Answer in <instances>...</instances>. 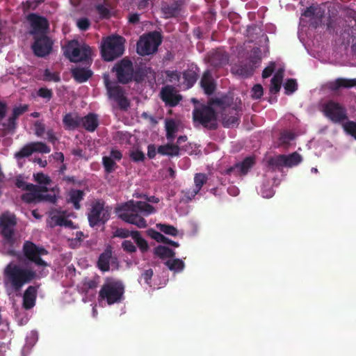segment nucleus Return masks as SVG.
<instances>
[{
	"instance_id": "1",
	"label": "nucleus",
	"mask_w": 356,
	"mask_h": 356,
	"mask_svg": "<svg viewBox=\"0 0 356 356\" xmlns=\"http://www.w3.org/2000/svg\"><path fill=\"white\" fill-rule=\"evenodd\" d=\"M138 211L148 216L155 212V209L151 204L142 201L134 202H127L115 209L119 218L125 222L134 225L138 228H146L147 224L144 218L140 216Z\"/></svg>"
},
{
	"instance_id": "2",
	"label": "nucleus",
	"mask_w": 356,
	"mask_h": 356,
	"mask_svg": "<svg viewBox=\"0 0 356 356\" xmlns=\"http://www.w3.org/2000/svg\"><path fill=\"white\" fill-rule=\"evenodd\" d=\"M3 277L5 284H9L15 292H19L24 285L40 278L35 271L13 262L5 267Z\"/></svg>"
},
{
	"instance_id": "3",
	"label": "nucleus",
	"mask_w": 356,
	"mask_h": 356,
	"mask_svg": "<svg viewBox=\"0 0 356 356\" xmlns=\"http://www.w3.org/2000/svg\"><path fill=\"white\" fill-rule=\"evenodd\" d=\"M124 293L123 282L113 277H106L99 291V298L106 301L108 305L121 302Z\"/></svg>"
},
{
	"instance_id": "4",
	"label": "nucleus",
	"mask_w": 356,
	"mask_h": 356,
	"mask_svg": "<svg viewBox=\"0 0 356 356\" xmlns=\"http://www.w3.org/2000/svg\"><path fill=\"white\" fill-rule=\"evenodd\" d=\"M124 39L120 35L107 37L101 47L102 56L106 61H112L121 56L124 51Z\"/></svg>"
},
{
	"instance_id": "5",
	"label": "nucleus",
	"mask_w": 356,
	"mask_h": 356,
	"mask_svg": "<svg viewBox=\"0 0 356 356\" xmlns=\"http://www.w3.org/2000/svg\"><path fill=\"white\" fill-rule=\"evenodd\" d=\"M63 49L65 56L72 63L88 62L90 60V47L86 44L80 47L76 40L69 41Z\"/></svg>"
},
{
	"instance_id": "6",
	"label": "nucleus",
	"mask_w": 356,
	"mask_h": 356,
	"mask_svg": "<svg viewBox=\"0 0 356 356\" xmlns=\"http://www.w3.org/2000/svg\"><path fill=\"white\" fill-rule=\"evenodd\" d=\"M162 42V37L157 31L142 35L137 42L136 51L140 56H147L156 52Z\"/></svg>"
},
{
	"instance_id": "7",
	"label": "nucleus",
	"mask_w": 356,
	"mask_h": 356,
	"mask_svg": "<svg viewBox=\"0 0 356 356\" xmlns=\"http://www.w3.org/2000/svg\"><path fill=\"white\" fill-rule=\"evenodd\" d=\"M194 122H198L203 127L210 129H216V115L214 109L209 105H201L193 111Z\"/></svg>"
},
{
	"instance_id": "8",
	"label": "nucleus",
	"mask_w": 356,
	"mask_h": 356,
	"mask_svg": "<svg viewBox=\"0 0 356 356\" xmlns=\"http://www.w3.org/2000/svg\"><path fill=\"white\" fill-rule=\"evenodd\" d=\"M22 251L25 257L38 267H47L49 264L41 257L47 255L49 252L42 246H38L30 241L24 243Z\"/></svg>"
},
{
	"instance_id": "9",
	"label": "nucleus",
	"mask_w": 356,
	"mask_h": 356,
	"mask_svg": "<svg viewBox=\"0 0 356 356\" xmlns=\"http://www.w3.org/2000/svg\"><path fill=\"white\" fill-rule=\"evenodd\" d=\"M110 218V209L104 208V202L97 200L92 204L88 214L90 227H94L99 223L104 225Z\"/></svg>"
},
{
	"instance_id": "10",
	"label": "nucleus",
	"mask_w": 356,
	"mask_h": 356,
	"mask_svg": "<svg viewBox=\"0 0 356 356\" xmlns=\"http://www.w3.org/2000/svg\"><path fill=\"white\" fill-rule=\"evenodd\" d=\"M17 222L16 216L9 211H5L0 216L1 234L5 241L13 244L14 240V228Z\"/></svg>"
},
{
	"instance_id": "11",
	"label": "nucleus",
	"mask_w": 356,
	"mask_h": 356,
	"mask_svg": "<svg viewBox=\"0 0 356 356\" xmlns=\"http://www.w3.org/2000/svg\"><path fill=\"white\" fill-rule=\"evenodd\" d=\"M323 112L324 115L334 123H340L348 118L346 108L333 100L323 104Z\"/></svg>"
},
{
	"instance_id": "12",
	"label": "nucleus",
	"mask_w": 356,
	"mask_h": 356,
	"mask_svg": "<svg viewBox=\"0 0 356 356\" xmlns=\"http://www.w3.org/2000/svg\"><path fill=\"white\" fill-rule=\"evenodd\" d=\"M104 81L110 98L113 99L122 110H127L129 106V102L124 95V91L120 86H113L108 75H104Z\"/></svg>"
},
{
	"instance_id": "13",
	"label": "nucleus",
	"mask_w": 356,
	"mask_h": 356,
	"mask_svg": "<svg viewBox=\"0 0 356 356\" xmlns=\"http://www.w3.org/2000/svg\"><path fill=\"white\" fill-rule=\"evenodd\" d=\"M112 71L115 72L118 81L120 83L127 84L133 79V63L127 58H124L115 63Z\"/></svg>"
},
{
	"instance_id": "14",
	"label": "nucleus",
	"mask_w": 356,
	"mask_h": 356,
	"mask_svg": "<svg viewBox=\"0 0 356 356\" xmlns=\"http://www.w3.org/2000/svg\"><path fill=\"white\" fill-rule=\"evenodd\" d=\"M34 42L32 44V49L34 54L40 58H43L52 51L53 41L49 37L44 35L34 36Z\"/></svg>"
},
{
	"instance_id": "15",
	"label": "nucleus",
	"mask_w": 356,
	"mask_h": 356,
	"mask_svg": "<svg viewBox=\"0 0 356 356\" xmlns=\"http://www.w3.org/2000/svg\"><path fill=\"white\" fill-rule=\"evenodd\" d=\"M31 30L30 34L34 36L44 35L49 29V22L47 18L36 13H30L26 16Z\"/></svg>"
},
{
	"instance_id": "16",
	"label": "nucleus",
	"mask_w": 356,
	"mask_h": 356,
	"mask_svg": "<svg viewBox=\"0 0 356 356\" xmlns=\"http://www.w3.org/2000/svg\"><path fill=\"white\" fill-rule=\"evenodd\" d=\"M255 161L251 156L246 157L242 162L236 163L226 170V174L231 175H246L250 168L253 167Z\"/></svg>"
},
{
	"instance_id": "17",
	"label": "nucleus",
	"mask_w": 356,
	"mask_h": 356,
	"mask_svg": "<svg viewBox=\"0 0 356 356\" xmlns=\"http://www.w3.org/2000/svg\"><path fill=\"white\" fill-rule=\"evenodd\" d=\"M161 98L167 105L172 107L177 106L181 99L180 95L175 93V88L172 86H165L162 88Z\"/></svg>"
},
{
	"instance_id": "18",
	"label": "nucleus",
	"mask_w": 356,
	"mask_h": 356,
	"mask_svg": "<svg viewBox=\"0 0 356 356\" xmlns=\"http://www.w3.org/2000/svg\"><path fill=\"white\" fill-rule=\"evenodd\" d=\"M237 100L238 98L236 99L234 106H232V108H231L233 115L229 116L225 113L222 114V122L225 127L228 128L230 127H234L236 124H238L239 118L238 116V113L240 111H241V99H238L237 102Z\"/></svg>"
},
{
	"instance_id": "19",
	"label": "nucleus",
	"mask_w": 356,
	"mask_h": 356,
	"mask_svg": "<svg viewBox=\"0 0 356 356\" xmlns=\"http://www.w3.org/2000/svg\"><path fill=\"white\" fill-rule=\"evenodd\" d=\"M38 287L29 286L25 290L23 295L22 306L25 309H32L35 305L37 298Z\"/></svg>"
},
{
	"instance_id": "20",
	"label": "nucleus",
	"mask_w": 356,
	"mask_h": 356,
	"mask_svg": "<svg viewBox=\"0 0 356 356\" xmlns=\"http://www.w3.org/2000/svg\"><path fill=\"white\" fill-rule=\"evenodd\" d=\"M200 86L205 94L210 95L214 92L216 85L209 70H206L204 72L200 80Z\"/></svg>"
},
{
	"instance_id": "21",
	"label": "nucleus",
	"mask_w": 356,
	"mask_h": 356,
	"mask_svg": "<svg viewBox=\"0 0 356 356\" xmlns=\"http://www.w3.org/2000/svg\"><path fill=\"white\" fill-rule=\"evenodd\" d=\"M302 15L305 17L314 18V21L312 22V24L314 28H316L321 22L324 15V11L318 6H312L305 9Z\"/></svg>"
},
{
	"instance_id": "22",
	"label": "nucleus",
	"mask_w": 356,
	"mask_h": 356,
	"mask_svg": "<svg viewBox=\"0 0 356 356\" xmlns=\"http://www.w3.org/2000/svg\"><path fill=\"white\" fill-rule=\"evenodd\" d=\"M85 193L79 189H71L67 195L66 202L72 204L76 210L81 209L80 202L84 199Z\"/></svg>"
},
{
	"instance_id": "23",
	"label": "nucleus",
	"mask_w": 356,
	"mask_h": 356,
	"mask_svg": "<svg viewBox=\"0 0 356 356\" xmlns=\"http://www.w3.org/2000/svg\"><path fill=\"white\" fill-rule=\"evenodd\" d=\"M81 125L89 132L95 131L99 125L97 115L90 113L83 118L81 117Z\"/></svg>"
},
{
	"instance_id": "24",
	"label": "nucleus",
	"mask_w": 356,
	"mask_h": 356,
	"mask_svg": "<svg viewBox=\"0 0 356 356\" xmlns=\"http://www.w3.org/2000/svg\"><path fill=\"white\" fill-rule=\"evenodd\" d=\"M356 86V79L338 78L329 83V89L333 92L341 88H350Z\"/></svg>"
},
{
	"instance_id": "25",
	"label": "nucleus",
	"mask_w": 356,
	"mask_h": 356,
	"mask_svg": "<svg viewBox=\"0 0 356 356\" xmlns=\"http://www.w3.org/2000/svg\"><path fill=\"white\" fill-rule=\"evenodd\" d=\"M65 129L74 130L81 126V117L76 113H66L63 118Z\"/></svg>"
},
{
	"instance_id": "26",
	"label": "nucleus",
	"mask_w": 356,
	"mask_h": 356,
	"mask_svg": "<svg viewBox=\"0 0 356 356\" xmlns=\"http://www.w3.org/2000/svg\"><path fill=\"white\" fill-rule=\"evenodd\" d=\"M26 191L29 192L23 194L21 197L22 201L29 204L33 202H40V191L38 190V186L34 185L33 184H29L26 186Z\"/></svg>"
},
{
	"instance_id": "27",
	"label": "nucleus",
	"mask_w": 356,
	"mask_h": 356,
	"mask_svg": "<svg viewBox=\"0 0 356 356\" xmlns=\"http://www.w3.org/2000/svg\"><path fill=\"white\" fill-rule=\"evenodd\" d=\"M209 106L216 105L222 108L224 111L227 108H232L234 106V99L232 97L225 95L221 97L212 98L209 102Z\"/></svg>"
},
{
	"instance_id": "28",
	"label": "nucleus",
	"mask_w": 356,
	"mask_h": 356,
	"mask_svg": "<svg viewBox=\"0 0 356 356\" xmlns=\"http://www.w3.org/2000/svg\"><path fill=\"white\" fill-rule=\"evenodd\" d=\"M112 258V251L111 249H106L99 257L97 261L98 268L103 272L110 270V261Z\"/></svg>"
},
{
	"instance_id": "29",
	"label": "nucleus",
	"mask_w": 356,
	"mask_h": 356,
	"mask_svg": "<svg viewBox=\"0 0 356 356\" xmlns=\"http://www.w3.org/2000/svg\"><path fill=\"white\" fill-rule=\"evenodd\" d=\"M181 4L178 1H175L171 4H164L161 10L166 18L177 17L181 11Z\"/></svg>"
},
{
	"instance_id": "30",
	"label": "nucleus",
	"mask_w": 356,
	"mask_h": 356,
	"mask_svg": "<svg viewBox=\"0 0 356 356\" xmlns=\"http://www.w3.org/2000/svg\"><path fill=\"white\" fill-rule=\"evenodd\" d=\"M180 150H186L184 147H179L175 144H166L160 145L158 147L157 152L161 155H167L170 156H179Z\"/></svg>"
},
{
	"instance_id": "31",
	"label": "nucleus",
	"mask_w": 356,
	"mask_h": 356,
	"mask_svg": "<svg viewBox=\"0 0 356 356\" xmlns=\"http://www.w3.org/2000/svg\"><path fill=\"white\" fill-rule=\"evenodd\" d=\"M72 75L77 82L83 83L92 76V72L88 69L74 67L72 69Z\"/></svg>"
},
{
	"instance_id": "32",
	"label": "nucleus",
	"mask_w": 356,
	"mask_h": 356,
	"mask_svg": "<svg viewBox=\"0 0 356 356\" xmlns=\"http://www.w3.org/2000/svg\"><path fill=\"white\" fill-rule=\"evenodd\" d=\"M54 213H60V211L56 210L51 213V219L54 222V226L73 227V222L71 220L67 219L64 216L54 214Z\"/></svg>"
},
{
	"instance_id": "33",
	"label": "nucleus",
	"mask_w": 356,
	"mask_h": 356,
	"mask_svg": "<svg viewBox=\"0 0 356 356\" xmlns=\"http://www.w3.org/2000/svg\"><path fill=\"white\" fill-rule=\"evenodd\" d=\"M166 131V138L170 142H172L175 138V134L178 131V125L173 119L166 120L165 123Z\"/></svg>"
},
{
	"instance_id": "34",
	"label": "nucleus",
	"mask_w": 356,
	"mask_h": 356,
	"mask_svg": "<svg viewBox=\"0 0 356 356\" xmlns=\"http://www.w3.org/2000/svg\"><path fill=\"white\" fill-rule=\"evenodd\" d=\"M227 55L220 51H216L215 53H213L209 56V62L212 65L215 67L224 65L227 63Z\"/></svg>"
},
{
	"instance_id": "35",
	"label": "nucleus",
	"mask_w": 356,
	"mask_h": 356,
	"mask_svg": "<svg viewBox=\"0 0 356 356\" xmlns=\"http://www.w3.org/2000/svg\"><path fill=\"white\" fill-rule=\"evenodd\" d=\"M154 253L161 259H170L175 256V252L173 250L163 245H158L155 248Z\"/></svg>"
},
{
	"instance_id": "36",
	"label": "nucleus",
	"mask_w": 356,
	"mask_h": 356,
	"mask_svg": "<svg viewBox=\"0 0 356 356\" xmlns=\"http://www.w3.org/2000/svg\"><path fill=\"white\" fill-rule=\"evenodd\" d=\"M282 79L283 72L278 70L270 81V92L271 94H276L280 90Z\"/></svg>"
},
{
	"instance_id": "37",
	"label": "nucleus",
	"mask_w": 356,
	"mask_h": 356,
	"mask_svg": "<svg viewBox=\"0 0 356 356\" xmlns=\"http://www.w3.org/2000/svg\"><path fill=\"white\" fill-rule=\"evenodd\" d=\"M207 176L204 173H197L194 177L195 188L193 189L191 197H194L201 190L202 187L207 181Z\"/></svg>"
},
{
	"instance_id": "38",
	"label": "nucleus",
	"mask_w": 356,
	"mask_h": 356,
	"mask_svg": "<svg viewBox=\"0 0 356 356\" xmlns=\"http://www.w3.org/2000/svg\"><path fill=\"white\" fill-rule=\"evenodd\" d=\"M149 235L152 238L156 240L157 242H161L165 244L170 245L174 247H179V243L177 242L173 241L168 238L163 236L161 233L154 230V229H149Z\"/></svg>"
},
{
	"instance_id": "39",
	"label": "nucleus",
	"mask_w": 356,
	"mask_h": 356,
	"mask_svg": "<svg viewBox=\"0 0 356 356\" xmlns=\"http://www.w3.org/2000/svg\"><path fill=\"white\" fill-rule=\"evenodd\" d=\"M198 77L197 72L193 69H188L184 72L183 79L188 88L193 86Z\"/></svg>"
},
{
	"instance_id": "40",
	"label": "nucleus",
	"mask_w": 356,
	"mask_h": 356,
	"mask_svg": "<svg viewBox=\"0 0 356 356\" xmlns=\"http://www.w3.org/2000/svg\"><path fill=\"white\" fill-rule=\"evenodd\" d=\"M164 264L169 270L177 273L182 271L185 267L184 262L179 259H168Z\"/></svg>"
},
{
	"instance_id": "41",
	"label": "nucleus",
	"mask_w": 356,
	"mask_h": 356,
	"mask_svg": "<svg viewBox=\"0 0 356 356\" xmlns=\"http://www.w3.org/2000/svg\"><path fill=\"white\" fill-rule=\"evenodd\" d=\"M302 156L297 152H293L289 155H284V166L291 168L298 165L301 163Z\"/></svg>"
},
{
	"instance_id": "42",
	"label": "nucleus",
	"mask_w": 356,
	"mask_h": 356,
	"mask_svg": "<svg viewBox=\"0 0 356 356\" xmlns=\"http://www.w3.org/2000/svg\"><path fill=\"white\" fill-rule=\"evenodd\" d=\"M132 238L142 252L147 251L149 246L147 241L141 237L138 231H132Z\"/></svg>"
},
{
	"instance_id": "43",
	"label": "nucleus",
	"mask_w": 356,
	"mask_h": 356,
	"mask_svg": "<svg viewBox=\"0 0 356 356\" xmlns=\"http://www.w3.org/2000/svg\"><path fill=\"white\" fill-rule=\"evenodd\" d=\"M268 166L272 170H276L280 167L284 166V154L270 158L268 161Z\"/></svg>"
},
{
	"instance_id": "44",
	"label": "nucleus",
	"mask_w": 356,
	"mask_h": 356,
	"mask_svg": "<svg viewBox=\"0 0 356 356\" xmlns=\"http://www.w3.org/2000/svg\"><path fill=\"white\" fill-rule=\"evenodd\" d=\"M156 227L165 234L175 236L178 234L177 228L170 225L159 223L156 224Z\"/></svg>"
},
{
	"instance_id": "45",
	"label": "nucleus",
	"mask_w": 356,
	"mask_h": 356,
	"mask_svg": "<svg viewBox=\"0 0 356 356\" xmlns=\"http://www.w3.org/2000/svg\"><path fill=\"white\" fill-rule=\"evenodd\" d=\"M33 153V149L31 145V143L24 145L19 152L15 154L17 159H21L31 156Z\"/></svg>"
},
{
	"instance_id": "46",
	"label": "nucleus",
	"mask_w": 356,
	"mask_h": 356,
	"mask_svg": "<svg viewBox=\"0 0 356 356\" xmlns=\"http://www.w3.org/2000/svg\"><path fill=\"white\" fill-rule=\"evenodd\" d=\"M31 145L33 149V152L48 154L51 152L50 147L42 142H32L31 143Z\"/></svg>"
},
{
	"instance_id": "47",
	"label": "nucleus",
	"mask_w": 356,
	"mask_h": 356,
	"mask_svg": "<svg viewBox=\"0 0 356 356\" xmlns=\"http://www.w3.org/2000/svg\"><path fill=\"white\" fill-rule=\"evenodd\" d=\"M102 163L105 169V171L107 173H111L113 172L115 168L117 167V165L114 160H113L112 158L109 156H104L102 158Z\"/></svg>"
},
{
	"instance_id": "48",
	"label": "nucleus",
	"mask_w": 356,
	"mask_h": 356,
	"mask_svg": "<svg viewBox=\"0 0 356 356\" xmlns=\"http://www.w3.org/2000/svg\"><path fill=\"white\" fill-rule=\"evenodd\" d=\"M284 90L286 95H291L293 93L298 89V83L296 79H289L284 83Z\"/></svg>"
},
{
	"instance_id": "49",
	"label": "nucleus",
	"mask_w": 356,
	"mask_h": 356,
	"mask_svg": "<svg viewBox=\"0 0 356 356\" xmlns=\"http://www.w3.org/2000/svg\"><path fill=\"white\" fill-rule=\"evenodd\" d=\"M95 9L101 19H109L111 17V10L104 4H97Z\"/></svg>"
},
{
	"instance_id": "50",
	"label": "nucleus",
	"mask_w": 356,
	"mask_h": 356,
	"mask_svg": "<svg viewBox=\"0 0 356 356\" xmlns=\"http://www.w3.org/2000/svg\"><path fill=\"white\" fill-rule=\"evenodd\" d=\"M2 126L8 133H14L17 127V119L13 116H10L6 122H3Z\"/></svg>"
},
{
	"instance_id": "51",
	"label": "nucleus",
	"mask_w": 356,
	"mask_h": 356,
	"mask_svg": "<svg viewBox=\"0 0 356 356\" xmlns=\"http://www.w3.org/2000/svg\"><path fill=\"white\" fill-rule=\"evenodd\" d=\"M344 131L356 139V122L348 121L343 125Z\"/></svg>"
},
{
	"instance_id": "52",
	"label": "nucleus",
	"mask_w": 356,
	"mask_h": 356,
	"mask_svg": "<svg viewBox=\"0 0 356 356\" xmlns=\"http://www.w3.org/2000/svg\"><path fill=\"white\" fill-rule=\"evenodd\" d=\"M129 157L134 162H142L145 159V154L139 149L131 150Z\"/></svg>"
},
{
	"instance_id": "53",
	"label": "nucleus",
	"mask_w": 356,
	"mask_h": 356,
	"mask_svg": "<svg viewBox=\"0 0 356 356\" xmlns=\"http://www.w3.org/2000/svg\"><path fill=\"white\" fill-rule=\"evenodd\" d=\"M165 74L168 81L170 83H177L180 80V73L177 70H166Z\"/></svg>"
},
{
	"instance_id": "54",
	"label": "nucleus",
	"mask_w": 356,
	"mask_h": 356,
	"mask_svg": "<svg viewBox=\"0 0 356 356\" xmlns=\"http://www.w3.org/2000/svg\"><path fill=\"white\" fill-rule=\"evenodd\" d=\"M295 138V134L290 131H285L281 133L280 140L283 144H288Z\"/></svg>"
},
{
	"instance_id": "55",
	"label": "nucleus",
	"mask_w": 356,
	"mask_h": 356,
	"mask_svg": "<svg viewBox=\"0 0 356 356\" xmlns=\"http://www.w3.org/2000/svg\"><path fill=\"white\" fill-rule=\"evenodd\" d=\"M37 95L40 97L46 99L47 101H49L53 97V92L51 89L40 88L38 89Z\"/></svg>"
},
{
	"instance_id": "56",
	"label": "nucleus",
	"mask_w": 356,
	"mask_h": 356,
	"mask_svg": "<svg viewBox=\"0 0 356 356\" xmlns=\"http://www.w3.org/2000/svg\"><path fill=\"white\" fill-rule=\"evenodd\" d=\"M34 178L35 181L40 184L49 185L51 181V179L42 172H39L34 175Z\"/></svg>"
},
{
	"instance_id": "57",
	"label": "nucleus",
	"mask_w": 356,
	"mask_h": 356,
	"mask_svg": "<svg viewBox=\"0 0 356 356\" xmlns=\"http://www.w3.org/2000/svg\"><path fill=\"white\" fill-rule=\"evenodd\" d=\"M252 95L251 97L254 99H258L261 97L264 93L263 87L261 84H256L253 86L252 89Z\"/></svg>"
},
{
	"instance_id": "58",
	"label": "nucleus",
	"mask_w": 356,
	"mask_h": 356,
	"mask_svg": "<svg viewBox=\"0 0 356 356\" xmlns=\"http://www.w3.org/2000/svg\"><path fill=\"white\" fill-rule=\"evenodd\" d=\"M29 106L26 104L16 106L13 109L12 116L17 119L20 115L28 111Z\"/></svg>"
},
{
	"instance_id": "59",
	"label": "nucleus",
	"mask_w": 356,
	"mask_h": 356,
	"mask_svg": "<svg viewBox=\"0 0 356 356\" xmlns=\"http://www.w3.org/2000/svg\"><path fill=\"white\" fill-rule=\"evenodd\" d=\"M44 80L47 81H60V79L57 73L51 72L48 69H46L44 72Z\"/></svg>"
},
{
	"instance_id": "60",
	"label": "nucleus",
	"mask_w": 356,
	"mask_h": 356,
	"mask_svg": "<svg viewBox=\"0 0 356 356\" xmlns=\"http://www.w3.org/2000/svg\"><path fill=\"white\" fill-rule=\"evenodd\" d=\"M237 73L244 77H248L252 75L253 69L246 65H241L237 70Z\"/></svg>"
},
{
	"instance_id": "61",
	"label": "nucleus",
	"mask_w": 356,
	"mask_h": 356,
	"mask_svg": "<svg viewBox=\"0 0 356 356\" xmlns=\"http://www.w3.org/2000/svg\"><path fill=\"white\" fill-rule=\"evenodd\" d=\"M131 236L132 237V231L130 232L127 229L118 228L114 232V236L120 238H126Z\"/></svg>"
},
{
	"instance_id": "62",
	"label": "nucleus",
	"mask_w": 356,
	"mask_h": 356,
	"mask_svg": "<svg viewBox=\"0 0 356 356\" xmlns=\"http://www.w3.org/2000/svg\"><path fill=\"white\" fill-rule=\"evenodd\" d=\"M76 25L81 31H87L90 26V20L87 17H81L77 20Z\"/></svg>"
},
{
	"instance_id": "63",
	"label": "nucleus",
	"mask_w": 356,
	"mask_h": 356,
	"mask_svg": "<svg viewBox=\"0 0 356 356\" xmlns=\"http://www.w3.org/2000/svg\"><path fill=\"white\" fill-rule=\"evenodd\" d=\"M122 248L125 252L129 253H133L136 251V245L129 240H125L122 243Z\"/></svg>"
},
{
	"instance_id": "64",
	"label": "nucleus",
	"mask_w": 356,
	"mask_h": 356,
	"mask_svg": "<svg viewBox=\"0 0 356 356\" xmlns=\"http://www.w3.org/2000/svg\"><path fill=\"white\" fill-rule=\"evenodd\" d=\"M154 275L153 270L152 268L147 269L141 275V277L144 280L145 282L150 286L152 277Z\"/></svg>"
}]
</instances>
